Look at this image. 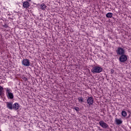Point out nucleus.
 Masks as SVG:
<instances>
[{
  "mask_svg": "<svg viewBox=\"0 0 131 131\" xmlns=\"http://www.w3.org/2000/svg\"><path fill=\"white\" fill-rule=\"evenodd\" d=\"M6 91V95L8 98V99H14V94L12 93V90H11L9 88H6L5 89Z\"/></svg>",
  "mask_w": 131,
  "mask_h": 131,
  "instance_id": "nucleus-1",
  "label": "nucleus"
},
{
  "mask_svg": "<svg viewBox=\"0 0 131 131\" xmlns=\"http://www.w3.org/2000/svg\"><path fill=\"white\" fill-rule=\"evenodd\" d=\"M102 71H103V68L98 66L93 67L91 70L92 73H100Z\"/></svg>",
  "mask_w": 131,
  "mask_h": 131,
  "instance_id": "nucleus-2",
  "label": "nucleus"
},
{
  "mask_svg": "<svg viewBox=\"0 0 131 131\" xmlns=\"http://www.w3.org/2000/svg\"><path fill=\"white\" fill-rule=\"evenodd\" d=\"M116 52L117 53V55H119L120 56L125 54V50H124V49L121 47H118Z\"/></svg>",
  "mask_w": 131,
  "mask_h": 131,
  "instance_id": "nucleus-3",
  "label": "nucleus"
},
{
  "mask_svg": "<svg viewBox=\"0 0 131 131\" xmlns=\"http://www.w3.org/2000/svg\"><path fill=\"white\" fill-rule=\"evenodd\" d=\"M119 60L120 62L124 63L127 60V56L125 54H123L120 56Z\"/></svg>",
  "mask_w": 131,
  "mask_h": 131,
  "instance_id": "nucleus-4",
  "label": "nucleus"
},
{
  "mask_svg": "<svg viewBox=\"0 0 131 131\" xmlns=\"http://www.w3.org/2000/svg\"><path fill=\"white\" fill-rule=\"evenodd\" d=\"M22 64L26 67H28L30 66V61L28 59H25L22 61Z\"/></svg>",
  "mask_w": 131,
  "mask_h": 131,
  "instance_id": "nucleus-5",
  "label": "nucleus"
},
{
  "mask_svg": "<svg viewBox=\"0 0 131 131\" xmlns=\"http://www.w3.org/2000/svg\"><path fill=\"white\" fill-rule=\"evenodd\" d=\"M99 125L101 126L103 128H108L109 127V125H107L104 121H100L99 122Z\"/></svg>",
  "mask_w": 131,
  "mask_h": 131,
  "instance_id": "nucleus-6",
  "label": "nucleus"
},
{
  "mask_svg": "<svg viewBox=\"0 0 131 131\" xmlns=\"http://www.w3.org/2000/svg\"><path fill=\"white\" fill-rule=\"evenodd\" d=\"M87 103L88 105H93L94 104V99H93V97H90L88 98Z\"/></svg>",
  "mask_w": 131,
  "mask_h": 131,
  "instance_id": "nucleus-7",
  "label": "nucleus"
},
{
  "mask_svg": "<svg viewBox=\"0 0 131 131\" xmlns=\"http://www.w3.org/2000/svg\"><path fill=\"white\" fill-rule=\"evenodd\" d=\"M30 6V4L27 1L24 2L23 4V7L24 9H28Z\"/></svg>",
  "mask_w": 131,
  "mask_h": 131,
  "instance_id": "nucleus-8",
  "label": "nucleus"
},
{
  "mask_svg": "<svg viewBox=\"0 0 131 131\" xmlns=\"http://www.w3.org/2000/svg\"><path fill=\"white\" fill-rule=\"evenodd\" d=\"M7 107L8 109L12 110L13 109V103L12 102H6Z\"/></svg>",
  "mask_w": 131,
  "mask_h": 131,
  "instance_id": "nucleus-9",
  "label": "nucleus"
},
{
  "mask_svg": "<svg viewBox=\"0 0 131 131\" xmlns=\"http://www.w3.org/2000/svg\"><path fill=\"white\" fill-rule=\"evenodd\" d=\"M115 122L117 125H119V124H121L122 123V120L121 119H115Z\"/></svg>",
  "mask_w": 131,
  "mask_h": 131,
  "instance_id": "nucleus-10",
  "label": "nucleus"
},
{
  "mask_svg": "<svg viewBox=\"0 0 131 131\" xmlns=\"http://www.w3.org/2000/svg\"><path fill=\"white\" fill-rule=\"evenodd\" d=\"M3 95H5V91L4 88L0 85V97H2Z\"/></svg>",
  "mask_w": 131,
  "mask_h": 131,
  "instance_id": "nucleus-11",
  "label": "nucleus"
},
{
  "mask_svg": "<svg viewBox=\"0 0 131 131\" xmlns=\"http://www.w3.org/2000/svg\"><path fill=\"white\" fill-rule=\"evenodd\" d=\"M19 104L17 103H15L13 105V109H14V110H18V109H19Z\"/></svg>",
  "mask_w": 131,
  "mask_h": 131,
  "instance_id": "nucleus-12",
  "label": "nucleus"
},
{
  "mask_svg": "<svg viewBox=\"0 0 131 131\" xmlns=\"http://www.w3.org/2000/svg\"><path fill=\"white\" fill-rule=\"evenodd\" d=\"M121 115L123 117H126L127 116V113L125 111H122L121 112Z\"/></svg>",
  "mask_w": 131,
  "mask_h": 131,
  "instance_id": "nucleus-13",
  "label": "nucleus"
},
{
  "mask_svg": "<svg viewBox=\"0 0 131 131\" xmlns=\"http://www.w3.org/2000/svg\"><path fill=\"white\" fill-rule=\"evenodd\" d=\"M113 16V13H110V12L106 14V17H107V18H112Z\"/></svg>",
  "mask_w": 131,
  "mask_h": 131,
  "instance_id": "nucleus-14",
  "label": "nucleus"
},
{
  "mask_svg": "<svg viewBox=\"0 0 131 131\" xmlns=\"http://www.w3.org/2000/svg\"><path fill=\"white\" fill-rule=\"evenodd\" d=\"M46 8H47V6L44 4H42L40 6V8L43 10H46Z\"/></svg>",
  "mask_w": 131,
  "mask_h": 131,
  "instance_id": "nucleus-15",
  "label": "nucleus"
},
{
  "mask_svg": "<svg viewBox=\"0 0 131 131\" xmlns=\"http://www.w3.org/2000/svg\"><path fill=\"white\" fill-rule=\"evenodd\" d=\"M78 102L80 103H83V98L82 97H79L78 98Z\"/></svg>",
  "mask_w": 131,
  "mask_h": 131,
  "instance_id": "nucleus-16",
  "label": "nucleus"
},
{
  "mask_svg": "<svg viewBox=\"0 0 131 131\" xmlns=\"http://www.w3.org/2000/svg\"><path fill=\"white\" fill-rule=\"evenodd\" d=\"M74 110H75L77 112H78L79 111V107H75L73 108Z\"/></svg>",
  "mask_w": 131,
  "mask_h": 131,
  "instance_id": "nucleus-17",
  "label": "nucleus"
}]
</instances>
